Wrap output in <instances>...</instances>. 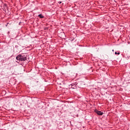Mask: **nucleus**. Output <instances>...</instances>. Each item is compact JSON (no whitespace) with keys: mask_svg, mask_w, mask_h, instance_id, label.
<instances>
[{"mask_svg":"<svg viewBox=\"0 0 130 130\" xmlns=\"http://www.w3.org/2000/svg\"><path fill=\"white\" fill-rule=\"evenodd\" d=\"M59 4H61V2H60V3H59Z\"/></svg>","mask_w":130,"mask_h":130,"instance_id":"obj_8","label":"nucleus"},{"mask_svg":"<svg viewBox=\"0 0 130 130\" xmlns=\"http://www.w3.org/2000/svg\"><path fill=\"white\" fill-rule=\"evenodd\" d=\"M16 58L17 60H19V61H26L27 60V54H19L16 57Z\"/></svg>","mask_w":130,"mask_h":130,"instance_id":"obj_1","label":"nucleus"},{"mask_svg":"<svg viewBox=\"0 0 130 130\" xmlns=\"http://www.w3.org/2000/svg\"><path fill=\"white\" fill-rule=\"evenodd\" d=\"M71 85L72 89H75L76 88V85H75V84L72 83L71 84Z\"/></svg>","mask_w":130,"mask_h":130,"instance_id":"obj_4","label":"nucleus"},{"mask_svg":"<svg viewBox=\"0 0 130 130\" xmlns=\"http://www.w3.org/2000/svg\"><path fill=\"white\" fill-rule=\"evenodd\" d=\"M18 46H15L16 48H18Z\"/></svg>","mask_w":130,"mask_h":130,"instance_id":"obj_7","label":"nucleus"},{"mask_svg":"<svg viewBox=\"0 0 130 130\" xmlns=\"http://www.w3.org/2000/svg\"><path fill=\"white\" fill-rule=\"evenodd\" d=\"M112 51H114V50H112Z\"/></svg>","mask_w":130,"mask_h":130,"instance_id":"obj_9","label":"nucleus"},{"mask_svg":"<svg viewBox=\"0 0 130 130\" xmlns=\"http://www.w3.org/2000/svg\"><path fill=\"white\" fill-rule=\"evenodd\" d=\"M94 112L98 114V115H103V112L101 111H98V110H95Z\"/></svg>","mask_w":130,"mask_h":130,"instance_id":"obj_2","label":"nucleus"},{"mask_svg":"<svg viewBox=\"0 0 130 130\" xmlns=\"http://www.w3.org/2000/svg\"><path fill=\"white\" fill-rule=\"evenodd\" d=\"M38 17H39L41 19H42L43 18H44V16L42 14H39L38 15Z\"/></svg>","mask_w":130,"mask_h":130,"instance_id":"obj_5","label":"nucleus"},{"mask_svg":"<svg viewBox=\"0 0 130 130\" xmlns=\"http://www.w3.org/2000/svg\"><path fill=\"white\" fill-rule=\"evenodd\" d=\"M71 42H76L77 41V39H75V38L71 37L70 39H69Z\"/></svg>","mask_w":130,"mask_h":130,"instance_id":"obj_3","label":"nucleus"},{"mask_svg":"<svg viewBox=\"0 0 130 130\" xmlns=\"http://www.w3.org/2000/svg\"><path fill=\"white\" fill-rule=\"evenodd\" d=\"M115 54H116H116H118V55H119V54H120V52H118V53H117V52H115Z\"/></svg>","mask_w":130,"mask_h":130,"instance_id":"obj_6","label":"nucleus"}]
</instances>
